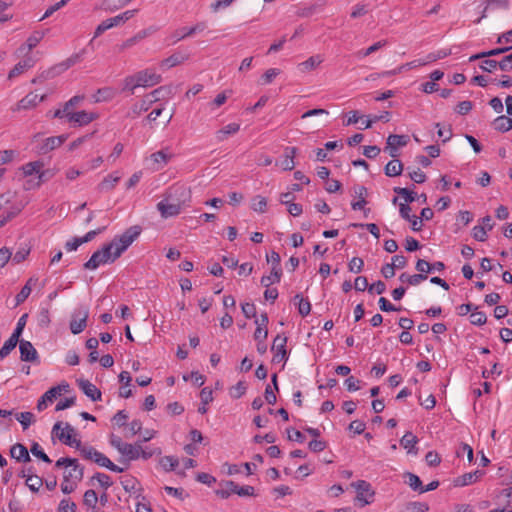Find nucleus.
Wrapping results in <instances>:
<instances>
[{
    "label": "nucleus",
    "mask_w": 512,
    "mask_h": 512,
    "mask_svg": "<svg viewBox=\"0 0 512 512\" xmlns=\"http://www.w3.org/2000/svg\"><path fill=\"white\" fill-rule=\"evenodd\" d=\"M140 226H131L122 234L116 235L111 242L103 245V247L95 251L90 259L84 264V268L95 270L100 265L115 262L139 237L141 234Z\"/></svg>",
    "instance_id": "f257e3e1"
},
{
    "label": "nucleus",
    "mask_w": 512,
    "mask_h": 512,
    "mask_svg": "<svg viewBox=\"0 0 512 512\" xmlns=\"http://www.w3.org/2000/svg\"><path fill=\"white\" fill-rule=\"evenodd\" d=\"M190 203V189L185 185L175 184L166 191L157 208L164 218H168L179 215Z\"/></svg>",
    "instance_id": "f03ea898"
},
{
    "label": "nucleus",
    "mask_w": 512,
    "mask_h": 512,
    "mask_svg": "<svg viewBox=\"0 0 512 512\" xmlns=\"http://www.w3.org/2000/svg\"><path fill=\"white\" fill-rule=\"evenodd\" d=\"M23 203L16 202V193L12 191H7L3 194H0V210H4L3 214H7L5 217L0 219V224H4L7 221H10L13 217L20 213L23 208Z\"/></svg>",
    "instance_id": "7ed1b4c3"
},
{
    "label": "nucleus",
    "mask_w": 512,
    "mask_h": 512,
    "mask_svg": "<svg viewBox=\"0 0 512 512\" xmlns=\"http://www.w3.org/2000/svg\"><path fill=\"white\" fill-rule=\"evenodd\" d=\"M57 468H65L63 479L78 483L82 480L84 475V468L79 465L78 460L69 457H62L55 463Z\"/></svg>",
    "instance_id": "20e7f679"
},
{
    "label": "nucleus",
    "mask_w": 512,
    "mask_h": 512,
    "mask_svg": "<svg viewBox=\"0 0 512 512\" xmlns=\"http://www.w3.org/2000/svg\"><path fill=\"white\" fill-rule=\"evenodd\" d=\"M81 455L87 459L94 461L97 465L105 467L110 471L121 473L124 471L123 468L115 465L107 456L97 451L91 446H83L80 448Z\"/></svg>",
    "instance_id": "39448f33"
},
{
    "label": "nucleus",
    "mask_w": 512,
    "mask_h": 512,
    "mask_svg": "<svg viewBox=\"0 0 512 512\" xmlns=\"http://www.w3.org/2000/svg\"><path fill=\"white\" fill-rule=\"evenodd\" d=\"M53 432L56 433V436L60 441H62L64 444L69 445L71 447H75L80 451V448L83 447L81 445V441L77 439H73L72 436L75 433L74 428L66 423L65 428H61V423L57 422L53 426Z\"/></svg>",
    "instance_id": "423d86ee"
},
{
    "label": "nucleus",
    "mask_w": 512,
    "mask_h": 512,
    "mask_svg": "<svg viewBox=\"0 0 512 512\" xmlns=\"http://www.w3.org/2000/svg\"><path fill=\"white\" fill-rule=\"evenodd\" d=\"M287 337L281 334H278L274 340L271 347L273 352L272 361L274 363L286 362L288 360V352L286 349Z\"/></svg>",
    "instance_id": "0eeeda50"
},
{
    "label": "nucleus",
    "mask_w": 512,
    "mask_h": 512,
    "mask_svg": "<svg viewBox=\"0 0 512 512\" xmlns=\"http://www.w3.org/2000/svg\"><path fill=\"white\" fill-rule=\"evenodd\" d=\"M46 95H38L35 92H30L19 100L15 105L11 107L12 112H19L22 110H30L35 108L39 103L44 101Z\"/></svg>",
    "instance_id": "6e6552de"
},
{
    "label": "nucleus",
    "mask_w": 512,
    "mask_h": 512,
    "mask_svg": "<svg viewBox=\"0 0 512 512\" xmlns=\"http://www.w3.org/2000/svg\"><path fill=\"white\" fill-rule=\"evenodd\" d=\"M99 117V115L96 112L92 111H76L70 110V113L68 114V122L72 124L73 126H86L96 120Z\"/></svg>",
    "instance_id": "1a4fd4ad"
},
{
    "label": "nucleus",
    "mask_w": 512,
    "mask_h": 512,
    "mask_svg": "<svg viewBox=\"0 0 512 512\" xmlns=\"http://www.w3.org/2000/svg\"><path fill=\"white\" fill-rule=\"evenodd\" d=\"M88 316L89 310L86 307H80L74 311L70 321V330L73 334H79L86 328Z\"/></svg>",
    "instance_id": "9d476101"
},
{
    "label": "nucleus",
    "mask_w": 512,
    "mask_h": 512,
    "mask_svg": "<svg viewBox=\"0 0 512 512\" xmlns=\"http://www.w3.org/2000/svg\"><path fill=\"white\" fill-rule=\"evenodd\" d=\"M44 164L41 161H33L24 164L21 167V171L24 176H31L33 174L38 175V181L36 182V186H40L42 181L51 176L49 171H43Z\"/></svg>",
    "instance_id": "9b49d317"
},
{
    "label": "nucleus",
    "mask_w": 512,
    "mask_h": 512,
    "mask_svg": "<svg viewBox=\"0 0 512 512\" xmlns=\"http://www.w3.org/2000/svg\"><path fill=\"white\" fill-rule=\"evenodd\" d=\"M172 153L168 149L157 151L150 155L148 160V167L152 171H159L163 169L172 158Z\"/></svg>",
    "instance_id": "f8f14e48"
},
{
    "label": "nucleus",
    "mask_w": 512,
    "mask_h": 512,
    "mask_svg": "<svg viewBox=\"0 0 512 512\" xmlns=\"http://www.w3.org/2000/svg\"><path fill=\"white\" fill-rule=\"evenodd\" d=\"M140 87H152L162 81V77L155 69L147 68L136 72Z\"/></svg>",
    "instance_id": "ddd939ff"
},
{
    "label": "nucleus",
    "mask_w": 512,
    "mask_h": 512,
    "mask_svg": "<svg viewBox=\"0 0 512 512\" xmlns=\"http://www.w3.org/2000/svg\"><path fill=\"white\" fill-rule=\"evenodd\" d=\"M18 56H23V59L20 60L8 73V79L12 80L20 75L24 74L26 71L31 69L35 65V59L32 55L27 54H17Z\"/></svg>",
    "instance_id": "4468645a"
},
{
    "label": "nucleus",
    "mask_w": 512,
    "mask_h": 512,
    "mask_svg": "<svg viewBox=\"0 0 512 512\" xmlns=\"http://www.w3.org/2000/svg\"><path fill=\"white\" fill-rule=\"evenodd\" d=\"M206 28H207V24L205 22L201 21V22H197L192 27H182L180 29H177L172 34V39H173L172 43L175 44L178 41L183 40L187 37H191L197 33H202L203 31L206 30Z\"/></svg>",
    "instance_id": "2eb2a0df"
},
{
    "label": "nucleus",
    "mask_w": 512,
    "mask_h": 512,
    "mask_svg": "<svg viewBox=\"0 0 512 512\" xmlns=\"http://www.w3.org/2000/svg\"><path fill=\"white\" fill-rule=\"evenodd\" d=\"M408 136L391 134L387 138L385 151L393 158L398 156V148L404 147L408 143Z\"/></svg>",
    "instance_id": "dca6fc26"
},
{
    "label": "nucleus",
    "mask_w": 512,
    "mask_h": 512,
    "mask_svg": "<svg viewBox=\"0 0 512 512\" xmlns=\"http://www.w3.org/2000/svg\"><path fill=\"white\" fill-rule=\"evenodd\" d=\"M353 486L357 491V500L361 502L362 506L371 503L374 492L371 490V485L368 482L359 480L354 483Z\"/></svg>",
    "instance_id": "f3484780"
},
{
    "label": "nucleus",
    "mask_w": 512,
    "mask_h": 512,
    "mask_svg": "<svg viewBox=\"0 0 512 512\" xmlns=\"http://www.w3.org/2000/svg\"><path fill=\"white\" fill-rule=\"evenodd\" d=\"M19 351L22 361L39 363L38 352L30 341L19 340Z\"/></svg>",
    "instance_id": "a211bd4d"
},
{
    "label": "nucleus",
    "mask_w": 512,
    "mask_h": 512,
    "mask_svg": "<svg viewBox=\"0 0 512 512\" xmlns=\"http://www.w3.org/2000/svg\"><path fill=\"white\" fill-rule=\"evenodd\" d=\"M43 37H44V32H41V31L33 32L27 38L26 42L17 49L16 54L31 55L32 49L35 48L40 43V41L43 39Z\"/></svg>",
    "instance_id": "6ab92c4d"
},
{
    "label": "nucleus",
    "mask_w": 512,
    "mask_h": 512,
    "mask_svg": "<svg viewBox=\"0 0 512 512\" xmlns=\"http://www.w3.org/2000/svg\"><path fill=\"white\" fill-rule=\"evenodd\" d=\"M78 387L81 391L92 401H100L102 397L101 391L89 380L80 379L77 381Z\"/></svg>",
    "instance_id": "aec40b11"
},
{
    "label": "nucleus",
    "mask_w": 512,
    "mask_h": 512,
    "mask_svg": "<svg viewBox=\"0 0 512 512\" xmlns=\"http://www.w3.org/2000/svg\"><path fill=\"white\" fill-rule=\"evenodd\" d=\"M416 270L420 272V274H424L427 276L428 273L437 271L442 272L445 269V264L441 261H436L434 263H429L424 259H419L416 263Z\"/></svg>",
    "instance_id": "412c9836"
},
{
    "label": "nucleus",
    "mask_w": 512,
    "mask_h": 512,
    "mask_svg": "<svg viewBox=\"0 0 512 512\" xmlns=\"http://www.w3.org/2000/svg\"><path fill=\"white\" fill-rule=\"evenodd\" d=\"M99 232H100V230L99 231L93 230V231L88 232L83 237H74L73 239L66 242L65 249L68 252L75 251L78 249V247L80 245L91 241L95 237V235Z\"/></svg>",
    "instance_id": "4be33fe9"
},
{
    "label": "nucleus",
    "mask_w": 512,
    "mask_h": 512,
    "mask_svg": "<svg viewBox=\"0 0 512 512\" xmlns=\"http://www.w3.org/2000/svg\"><path fill=\"white\" fill-rule=\"evenodd\" d=\"M67 138V135L48 137L44 140L40 148V151L44 154L48 153L54 150L55 148L61 146L67 140Z\"/></svg>",
    "instance_id": "5701e85b"
},
{
    "label": "nucleus",
    "mask_w": 512,
    "mask_h": 512,
    "mask_svg": "<svg viewBox=\"0 0 512 512\" xmlns=\"http://www.w3.org/2000/svg\"><path fill=\"white\" fill-rule=\"evenodd\" d=\"M172 88L169 86H161L145 96L150 105L165 97H171Z\"/></svg>",
    "instance_id": "b1692460"
},
{
    "label": "nucleus",
    "mask_w": 512,
    "mask_h": 512,
    "mask_svg": "<svg viewBox=\"0 0 512 512\" xmlns=\"http://www.w3.org/2000/svg\"><path fill=\"white\" fill-rule=\"evenodd\" d=\"M226 487L230 490L231 493L237 494L238 496H254L255 489L253 486L244 485L239 486L233 481L226 482Z\"/></svg>",
    "instance_id": "393cba45"
},
{
    "label": "nucleus",
    "mask_w": 512,
    "mask_h": 512,
    "mask_svg": "<svg viewBox=\"0 0 512 512\" xmlns=\"http://www.w3.org/2000/svg\"><path fill=\"white\" fill-rule=\"evenodd\" d=\"M483 472L476 470L474 472L465 473L462 476L456 478L454 480V485L458 487L468 486L472 483H475L481 476Z\"/></svg>",
    "instance_id": "a878e982"
},
{
    "label": "nucleus",
    "mask_w": 512,
    "mask_h": 512,
    "mask_svg": "<svg viewBox=\"0 0 512 512\" xmlns=\"http://www.w3.org/2000/svg\"><path fill=\"white\" fill-rule=\"evenodd\" d=\"M116 96L115 89L111 87H103L96 91V93L92 96V101L94 103H100V102H108L112 100Z\"/></svg>",
    "instance_id": "bb28decb"
},
{
    "label": "nucleus",
    "mask_w": 512,
    "mask_h": 512,
    "mask_svg": "<svg viewBox=\"0 0 512 512\" xmlns=\"http://www.w3.org/2000/svg\"><path fill=\"white\" fill-rule=\"evenodd\" d=\"M10 455L18 462H28L31 460L28 449L22 444H14L10 449Z\"/></svg>",
    "instance_id": "cd10ccee"
},
{
    "label": "nucleus",
    "mask_w": 512,
    "mask_h": 512,
    "mask_svg": "<svg viewBox=\"0 0 512 512\" xmlns=\"http://www.w3.org/2000/svg\"><path fill=\"white\" fill-rule=\"evenodd\" d=\"M322 62L323 57L321 55H314L299 63L297 67L300 72L306 73L316 69Z\"/></svg>",
    "instance_id": "c85d7f7f"
},
{
    "label": "nucleus",
    "mask_w": 512,
    "mask_h": 512,
    "mask_svg": "<svg viewBox=\"0 0 512 512\" xmlns=\"http://www.w3.org/2000/svg\"><path fill=\"white\" fill-rule=\"evenodd\" d=\"M140 451H141V445L136 443V444H129V443H126L124 446H123V449L121 451V455L123 457H125L126 460L128 461H133V460H137L140 458Z\"/></svg>",
    "instance_id": "c756f323"
},
{
    "label": "nucleus",
    "mask_w": 512,
    "mask_h": 512,
    "mask_svg": "<svg viewBox=\"0 0 512 512\" xmlns=\"http://www.w3.org/2000/svg\"><path fill=\"white\" fill-rule=\"evenodd\" d=\"M189 56L181 52H175L161 62V66L165 68H172L184 63L188 60Z\"/></svg>",
    "instance_id": "7c9ffc66"
},
{
    "label": "nucleus",
    "mask_w": 512,
    "mask_h": 512,
    "mask_svg": "<svg viewBox=\"0 0 512 512\" xmlns=\"http://www.w3.org/2000/svg\"><path fill=\"white\" fill-rule=\"evenodd\" d=\"M354 193L357 200L351 203L353 210H364L366 205L367 189L360 185L354 188Z\"/></svg>",
    "instance_id": "2f4dec72"
},
{
    "label": "nucleus",
    "mask_w": 512,
    "mask_h": 512,
    "mask_svg": "<svg viewBox=\"0 0 512 512\" xmlns=\"http://www.w3.org/2000/svg\"><path fill=\"white\" fill-rule=\"evenodd\" d=\"M240 130V124L229 123L215 133L217 141L222 142L226 140L230 135L236 134Z\"/></svg>",
    "instance_id": "473e14b6"
},
{
    "label": "nucleus",
    "mask_w": 512,
    "mask_h": 512,
    "mask_svg": "<svg viewBox=\"0 0 512 512\" xmlns=\"http://www.w3.org/2000/svg\"><path fill=\"white\" fill-rule=\"evenodd\" d=\"M297 153L295 147H287L284 151V158L281 161V168L285 171H290L295 167L294 158Z\"/></svg>",
    "instance_id": "72a5a7b5"
},
{
    "label": "nucleus",
    "mask_w": 512,
    "mask_h": 512,
    "mask_svg": "<svg viewBox=\"0 0 512 512\" xmlns=\"http://www.w3.org/2000/svg\"><path fill=\"white\" fill-rule=\"evenodd\" d=\"M117 26H120L115 18L114 17H111V18H108V19H105L104 21H102L96 28H95V31H94V35H93V38L91 40V42L96 39L97 37H99L100 35H102L105 31L109 30V29H112L114 27H117Z\"/></svg>",
    "instance_id": "f704fd0d"
},
{
    "label": "nucleus",
    "mask_w": 512,
    "mask_h": 512,
    "mask_svg": "<svg viewBox=\"0 0 512 512\" xmlns=\"http://www.w3.org/2000/svg\"><path fill=\"white\" fill-rule=\"evenodd\" d=\"M36 282H37V279H35V278L28 279L26 284L22 287L20 292L15 297V301H16L15 305L16 306L23 303L29 297V295L31 294V291H32V284H36Z\"/></svg>",
    "instance_id": "c9c22d12"
},
{
    "label": "nucleus",
    "mask_w": 512,
    "mask_h": 512,
    "mask_svg": "<svg viewBox=\"0 0 512 512\" xmlns=\"http://www.w3.org/2000/svg\"><path fill=\"white\" fill-rule=\"evenodd\" d=\"M493 128L499 132H507L512 129V119L510 117L500 115L492 123Z\"/></svg>",
    "instance_id": "e433bc0d"
},
{
    "label": "nucleus",
    "mask_w": 512,
    "mask_h": 512,
    "mask_svg": "<svg viewBox=\"0 0 512 512\" xmlns=\"http://www.w3.org/2000/svg\"><path fill=\"white\" fill-rule=\"evenodd\" d=\"M418 442L417 437L412 432H406L403 437L400 440V444L404 449H407L409 453L414 452L415 454L417 451H414V448Z\"/></svg>",
    "instance_id": "4c0bfd02"
},
{
    "label": "nucleus",
    "mask_w": 512,
    "mask_h": 512,
    "mask_svg": "<svg viewBox=\"0 0 512 512\" xmlns=\"http://www.w3.org/2000/svg\"><path fill=\"white\" fill-rule=\"evenodd\" d=\"M273 388L271 385H267L264 393L265 400L268 404L274 405L277 401L274 389L278 391L277 374H273L271 378Z\"/></svg>",
    "instance_id": "58836bf2"
},
{
    "label": "nucleus",
    "mask_w": 512,
    "mask_h": 512,
    "mask_svg": "<svg viewBox=\"0 0 512 512\" xmlns=\"http://www.w3.org/2000/svg\"><path fill=\"white\" fill-rule=\"evenodd\" d=\"M384 171L388 177L399 176L403 171V164L399 160H391L386 164Z\"/></svg>",
    "instance_id": "ea45409f"
},
{
    "label": "nucleus",
    "mask_w": 512,
    "mask_h": 512,
    "mask_svg": "<svg viewBox=\"0 0 512 512\" xmlns=\"http://www.w3.org/2000/svg\"><path fill=\"white\" fill-rule=\"evenodd\" d=\"M21 477L26 479V485L33 492H37L42 486V479L34 474L26 475L25 471H22Z\"/></svg>",
    "instance_id": "a19ab883"
},
{
    "label": "nucleus",
    "mask_w": 512,
    "mask_h": 512,
    "mask_svg": "<svg viewBox=\"0 0 512 512\" xmlns=\"http://www.w3.org/2000/svg\"><path fill=\"white\" fill-rule=\"evenodd\" d=\"M427 279V276L424 275V274H420V272L418 274H414V275H408L406 273H402L400 276H399V280L401 282H406L408 283L409 285L411 286H417L419 285L422 281L426 280Z\"/></svg>",
    "instance_id": "79ce46f5"
},
{
    "label": "nucleus",
    "mask_w": 512,
    "mask_h": 512,
    "mask_svg": "<svg viewBox=\"0 0 512 512\" xmlns=\"http://www.w3.org/2000/svg\"><path fill=\"white\" fill-rule=\"evenodd\" d=\"M140 87L136 73L129 75L123 79L122 90L129 91L134 94L135 89Z\"/></svg>",
    "instance_id": "37998d69"
},
{
    "label": "nucleus",
    "mask_w": 512,
    "mask_h": 512,
    "mask_svg": "<svg viewBox=\"0 0 512 512\" xmlns=\"http://www.w3.org/2000/svg\"><path fill=\"white\" fill-rule=\"evenodd\" d=\"M281 70L278 68H270L267 69L263 75L260 77L258 83L259 85H268L271 84L275 78L280 75Z\"/></svg>",
    "instance_id": "c03bdc74"
},
{
    "label": "nucleus",
    "mask_w": 512,
    "mask_h": 512,
    "mask_svg": "<svg viewBox=\"0 0 512 512\" xmlns=\"http://www.w3.org/2000/svg\"><path fill=\"white\" fill-rule=\"evenodd\" d=\"M66 388H68V384L52 387L49 390H47L42 395V397H44V400H46L48 403H52L58 396L61 395L63 390H66Z\"/></svg>",
    "instance_id": "a18cd8bd"
},
{
    "label": "nucleus",
    "mask_w": 512,
    "mask_h": 512,
    "mask_svg": "<svg viewBox=\"0 0 512 512\" xmlns=\"http://www.w3.org/2000/svg\"><path fill=\"white\" fill-rule=\"evenodd\" d=\"M129 3V0H104L102 5L104 10L114 12L125 7Z\"/></svg>",
    "instance_id": "49530a36"
},
{
    "label": "nucleus",
    "mask_w": 512,
    "mask_h": 512,
    "mask_svg": "<svg viewBox=\"0 0 512 512\" xmlns=\"http://www.w3.org/2000/svg\"><path fill=\"white\" fill-rule=\"evenodd\" d=\"M19 340L13 336H10L9 339H7L3 346L0 349V360L7 357L10 352L16 347Z\"/></svg>",
    "instance_id": "de8ad7c7"
},
{
    "label": "nucleus",
    "mask_w": 512,
    "mask_h": 512,
    "mask_svg": "<svg viewBox=\"0 0 512 512\" xmlns=\"http://www.w3.org/2000/svg\"><path fill=\"white\" fill-rule=\"evenodd\" d=\"M251 209L258 213H264L267 209V199L261 195H256L251 200Z\"/></svg>",
    "instance_id": "09e8293b"
},
{
    "label": "nucleus",
    "mask_w": 512,
    "mask_h": 512,
    "mask_svg": "<svg viewBox=\"0 0 512 512\" xmlns=\"http://www.w3.org/2000/svg\"><path fill=\"white\" fill-rule=\"evenodd\" d=\"M51 322L50 310L48 307H42L37 313V323L42 328H47Z\"/></svg>",
    "instance_id": "8fccbe9b"
},
{
    "label": "nucleus",
    "mask_w": 512,
    "mask_h": 512,
    "mask_svg": "<svg viewBox=\"0 0 512 512\" xmlns=\"http://www.w3.org/2000/svg\"><path fill=\"white\" fill-rule=\"evenodd\" d=\"M97 502H98V496L94 490L90 489L84 493L83 503L85 506L91 508L92 511L95 510Z\"/></svg>",
    "instance_id": "3c124183"
},
{
    "label": "nucleus",
    "mask_w": 512,
    "mask_h": 512,
    "mask_svg": "<svg viewBox=\"0 0 512 512\" xmlns=\"http://www.w3.org/2000/svg\"><path fill=\"white\" fill-rule=\"evenodd\" d=\"M295 301H298V311L300 315L307 316L311 311V304L307 299H303L300 294L294 297Z\"/></svg>",
    "instance_id": "603ef678"
},
{
    "label": "nucleus",
    "mask_w": 512,
    "mask_h": 512,
    "mask_svg": "<svg viewBox=\"0 0 512 512\" xmlns=\"http://www.w3.org/2000/svg\"><path fill=\"white\" fill-rule=\"evenodd\" d=\"M120 180V176L115 174H110L103 179V181L99 184V188L101 190H110L114 188L117 182Z\"/></svg>",
    "instance_id": "864d4df0"
},
{
    "label": "nucleus",
    "mask_w": 512,
    "mask_h": 512,
    "mask_svg": "<svg viewBox=\"0 0 512 512\" xmlns=\"http://www.w3.org/2000/svg\"><path fill=\"white\" fill-rule=\"evenodd\" d=\"M150 107H151V105L149 104L147 99L144 97L142 100L136 102L132 106L131 113L133 114L134 117H136V116H139L142 112L147 111Z\"/></svg>",
    "instance_id": "5fc2aeb1"
},
{
    "label": "nucleus",
    "mask_w": 512,
    "mask_h": 512,
    "mask_svg": "<svg viewBox=\"0 0 512 512\" xmlns=\"http://www.w3.org/2000/svg\"><path fill=\"white\" fill-rule=\"evenodd\" d=\"M493 228V226H488V229H486V226H474L472 230V236L477 241H485L487 238V232L490 231Z\"/></svg>",
    "instance_id": "6e6d98bb"
},
{
    "label": "nucleus",
    "mask_w": 512,
    "mask_h": 512,
    "mask_svg": "<svg viewBox=\"0 0 512 512\" xmlns=\"http://www.w3.org/2000/svg\"><path fill=\"white\" fill-rule=\"evenodd\" d=\"M399 211L404 220L411 222V224H418V217L410 215L411 208L408 204H401Z\"/></svg>",
    "instance_id": "4d7b16f0"
},
{
    "label": "nucleus",
    "mask_w": 512,
    "mask_h": 512,
    "mask_svg": "<svg viewBox=\"0 0 512 512\" xmlns=\"http://www.w3.org/2000/svg\"><path fill=\"white\" fill-rule=\"evenodd\" d=\"M267 262L272 265V269L274 270V276L277 277V270H282L280 267V255L279 253L272 251L270 254L266 256Z\"/></svg>",
    "instance_id": "13d9d810"
},
{
    "label": "nucleus",
    "mask_w": 512,
    "mask_h": 512,
    "mask_svg": "<svg viewBox=\"0 0 512 512\" xmlns=\"http://www.w3.org/2000/svg\"><path fill=\"white\" fill-rule=\"evenodd\" d=\"M160 464L166 471H172L178 466L179 462L173 456H164L160 459Z\"/></svg>",
    "instance_id": "bf43d9fd"
},
{
    "label": "nucleus",
    "mask_w": 512,
    "mask_h": 512,
    "mask_svg": "<svg viewBox=\"0 0 512 512\" xmlns=\"http://www.w3.org/2000/svg\"><path fill=\"white\" fill-rule=\"evenodd\" d=\"M277 278L274 276V270L271 269V274L267 276H263L261 278V284L265 287H269L271 284L280 282L282 270H277Z\"/></svg>",
    "instance_id": "052dcab7"
},
{
    "label": "nucleus",
    "mask_w": 512,
    "mask_h": 512,
    "mask_svg": "<svg viewBox=\"0 0 512 512\" xmlns=\"http://www.w3.org/2000/svg\"><path fill=\"white\" fill-rule=\"evenodd\" d=\"M30 451L35 457L41 459L42 461L46 463L51 462V459L47 456V454L43 451L42 447L37 442L32 444Z\"/></svg>",
    "instance_id": "680f3d73"
},
{
    "label": "nucleus",
    "mask_w": 512,
    "mask_h": 512,
    "mask_svg": "<svg viewBox=\"0 0 512 512\" xmlns=\"http://www.w3.org/2000/svg\"><path fill=\"white\" fill-rule=\"evenodd\" d=\"M16 419L21 423L23 429H27L33 422L34 415L31 412H21L16 415Z\"/></svg>",
    "instance_id": "e2e57ef3"
},
{
    "label": "nucleus",
    "mask_w": 512,
    "mask_h": 512,
    "mask_svg": "<svg viewBox=\"0 0 512 512\" xmlns=\"http://www.w3.org/2000/svg\"><path fill=\"white\" fill-rule=\"evenodd\" d=\"M246 385L244 382L242 381H239L236 385H234L231 389H230V396L234 399H239L240 397H242L245 392H246Z\"/></svg>",
    "instance_id": "0e129e2a"
},
{
    "label": "nucleus",
    "mask_w": 512,
    "mask_h": 512,
    "mask_svg": "<svg viewBox=\"0 0 512 512\" xmlns=\"http://www.w3.org/2000/svg\"><path fill=\"white\" fill-rule=\"evenodd\" d=\"M92 479H95L98 481V483L100 484L101 487H103L104 489H108L112 484V480L110 478L109 475L105 474V473H100V472H97L93 477Z\"/></svg>",
    "instance_id": "69168bd1"
},
{
    "label": "nucleus",
    "mask_w": 512,
    "mask_h": 512,
    "mask_svg": "<svg viewBox=\"0 0 512 512\" xmlns=\"http://www.w3.org/2000/svg\"><path fill=\"white\" fill-rule=\"evenodd\" d=\"M407 478H408L407 483L411 487V489L421 493L422 481L420 480V478L413 473H408Z\"/></svg>",
    "instance_id": "338daca9"
},
{
    "label": "nucleus",
    "mask_w": 512,
    "mask_h": 512,
    "mask_svg": "<svg viewBox=\"0 0 512 512\" xmlns=\"http://www.w3.org/2000/svg\"><path fill=\"white\" fill-rule=\"evenodd\" d=\"M470 321L473 325L481 326L486 323V314L482 311L472 312L470 315Z\"/></svg>",
    "instance_id": "774afa93"
}]
</instances>
